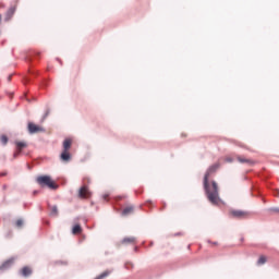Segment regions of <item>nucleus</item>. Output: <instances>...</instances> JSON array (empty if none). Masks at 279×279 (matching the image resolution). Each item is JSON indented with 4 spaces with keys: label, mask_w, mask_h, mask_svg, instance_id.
Masks as SVG:
<instances>
[{
    "label": "nucleus",
    "mask_w": 279,
    "mask_h": 279,
    "mask_svg": "<svg viewBox=\"0 0 279 279\" xmlns=\"http://www.w3.org/2000/svg\"><path fill=\"white\" fill-rule=\"evenodd\" d=\"M203 186L207 195L208 202H210V204H213L214 206H217V204L221 202V198H219V185L217 184V182L213 181L210 183L208 180L204 179Z\"/></svg>",
    "instance_id": "nucleus-1"
},
{
    "label": "nucleus",
    "mask_w": 279,
    "mask_h": 279,
    "mask_svg": "<svg viewBox=\"0 0 279 279\" xmlns=\"http://www.w3.org/2000/svg\"><path fill=\"white\" fill-rule=\"evenodd\" d=\"M36 182L37 184H39V186H43V187L47 186L52 191H56V189H58V184H56L53 180H51V177L49 175H39L36 178Z\"/></svg>",
    "instance_id": "nucleus-2"
},
{
    "label": "nucleus",
    "mask_w": 279,
    "mask_h": 279,
    "mask_svg": "<svg viewBox=\"0 0 279 279\" xmlns=\"http://www.w3.org/2000/svg\"><path fill=\"white\" fill-rule=\"evenodd\" d=\"M27 130L29 134H38V132H45V129L40 125L28 122Z\"/></svg>",
    "instance_id": "nucleus-3"
},
{
    "label": "nucleus",
    "mask_w": 279,
    "mask_h": 279,
    "mask_svg": "<svg viewBox=\"0 0 279 279\" xmlns=\"http://www.w3.org/2000/svg\"><path fill=\"white\" fill-rule=\"evenodd\" d=\"M231 217H233V219H246L247 217V211H243V210H231L230 211Z\"/></svg>",
    "instance_id": "nucleus-4"
},
{
    "label": "nucleus",
    "mask_w": 279,
    "mask_h": 279,
    "mask_svg": "<svg viewBox=\"0 0 279 279\" xmlns=\"http://www.w3.org/2000/svg\"><path fill=\"white\" fill-rule=\"evenodd\" d=\"M217 169H219V163H214L213 166H210L204 175V180H209L213 173L217 172Z\"/></svg>",
    "instance_id": "nucleus-5"
},
{
    "label": "nucleus",
    "mask_w": 279,
    "mask_h": 279,
    "mask_svg": "<svg viewBox=\"0 0 279 279\" xmlns=\"http://www.w3.org/2000/svg\"><path fill=\"white\" fill-rule=\"evenodd\" d=\"M78 197L82 199H88V197H90V191L88 190V186L84 185L80 189Z\"/></svg>",
    "instance_id": "nucleus-6"
},
{
    "label": "nucleus",
    "mask_w": 279,
    "mask_h": 279,
    "mask_svg": "<svg viewBox=\"0 0 279 279\" xmlns=\"http://www.w3.org/2000/svg\"><path fill=\"white\" fill-rule=\"evenodd\" d=\"M15 145H16V151L14 153V158H16V156H19V154H21L23 151V149H25V147H27V143L15 142Z\"/></svg>",
    "instance_id": "nucleus-7"
},
{
    "label": "nucleus",
    "mask_w": 279,
    "mask_h": 279,
    "mask_svg": "<svg viewBox=\"0 0 279 279\" xmlns=\"http://www.w3.org/2000/svg\"><path fill=\"white\" fill-rule=\"evenodd\" d=\"M14 12H16V8L10 7L4 15V21L8 23V21H11L14 16Z\"/></svg>",
    "instance_id": "nucleus-8"
},
{
    "label": "nucleus",
    "mask_w": 279,
    "mask_h": 279,
    "mask_svg": "<svg viewBox=\"0 0 279 279\" xmlns=\"http://www.w3.org/2000/svg\"><path fill=\"white\" fill-rule=\"evenodd\" d=\"M60 160H62V162H69L71 160V153L69 150H62Z\"/></svg>",
    "instance_id": "nucleus-9"
},
{
    "label": "nucleus",
    "mask_w": 279,
    "mask_h": 279,
    "mask_svg": "<svg viewBox=\"0 0 279 279\" xmlns=\"http://www.w3.org/2000/svg\"><path fill=\"white\" fill-rule=\"evenodd\" d=\"M120 243L121 245H134V243H136V238L134 236L124 238Z\"/></svg>",
    "instance_id": "nucleus-10"
},
{
    "label": "nucleus",
    "mask_w": 279,
    "mask_h": 279,
    "mask_svg": "<svg viewBox=\"0 0 279 279\" xmlns=\"http://www.w3.org/2000/svg\"><path fill=\"white\" fill-rule=\"evenodd\" d=\"M236 160H238V162H241L242 165H254V161L252 159H247L245 157L238 156Z\"/></svg>",
    "instance_id": "nucleus-11"
},
{
    "label": "nucleus",
    "mask_w": 279,
    "mask_h": 279,
    "mask_svg": "<svg viewBox=\"0 0 279 279\" xmlns=\"http://www.w3.org/2000/svg\"><path fill=\"white\" fill-rule=\"evenodd\" d=\"M71 145H73V141L71 138H65L63 142V151H69Z\"/></svg>",
    "instance_id": "nucleus-12"
},
{
    "label": "nucleus",
    "mask_w": 279,
    "mask_h": 279,
    "mask_svg": "<svg viewBox=\"0 0 279 279\" xmlns=\"http://www.w3.org/2000/svg\"><path fill=\"white\" fill-rule=\"evenodd\" d=\"M21 275L24 276V278H27L28 276H32V268L29 266H25L21 269Z\"/></svg>",
    "instance_id": "nucleus-13"
},
{
    "label": "nucleus",
    "mask_w": 279,
    "mask_h": 279,
    "mask_svg": "<svg viewBox=\"0 0 279 279\" xmlns=\"http://www.w3.org/2000/svg\"><path fill=\"white\" fill-rule=\"evenodd\" d=\"M134 213L133 206H128L122 210L123 217H128V215H132Z\"/></svg>",
    "instance_id": "nucleus-14"
},
{
    "label": "nucleus",
    "mask_w": 279,
    "mask_h": 279,
    "mask_svg": "<svg viewBox=\"0 0 279 279\" xmlns=\"http://www.w3.org/2000/svg\"><path fill=\"white\" fill-rule=\"evenodd\" d=\"M72 234H82V226L75 225V226L72 228Z\"/></svg>",
    "instance_id": "nucleus-15"
},
{
    "label": "nucleus",
    "mask_w": 279,
    "mask_h": 279,
    "mask_svg": "<svg viewBox=\"0 0 279 279\" xmlns=\"http://www.w3.org/2000/svg\"><path fill=\"white\" fill-rule=\"evenodd\" d=\"M13 264L14 259H9L2 264L1 269H8V267H12Z\"/></svg>",
    "instance_id": "nucleus-16"
},
{
    "label": "nucleus",
    "mask_w": 279,
    "mask_h": 279,
    "mask_svg": "<svg viewBox=\"0 0 279 279\" xmlns=\"http://www.w3.org/2000/svg\"><path fill=\"white\" fill-rule=\"evenodd\" d=\"M267 263V257L265 255L259 256L257 265H265Z\"/></svg>",
    "instance_id": "nucleus-17"
},
{
    "label": "nucleus",
    "mask_w": 279,
    "mask_h": 279,
    "mask_svg": "<svg viewBox=\"0 0 279 279\" xmlns=\"http://www.w3.org/2000/svg\"><path fill=\"white\" fill-rule=\"evenodd\" d=\"M0 141H1L2 145H8V136L1 135Z\"/></svg>",
    "instance_id": "nucleus-18"
},
{
    "label": "nucleus",
    "mask_w": 279,
    "mask_h": 279,
    "mask_svg": "<svg viewBox=\"0 0 279 279\" xmlns=\"http://www.w3.org/2000/svg\"><path fill=\"white\" fill-rule=\"evenodd\" d=\"M16 228H23V219H19L15 222Z\"/></svg>",
    "instance_id": "nucleus-19"
},
{
    "label": "nucleus",
    "mask_w": 279,
    "mask_h": 279,
    "mask_svg": "<svg viewBox=\"0 0 279 279\" xmlns=\"http://www.w3.org/2000/svg\"><path fill=\"white\" fill-rule=\"evenodd\" d=\"M108 275H109V272L106 271V272H102L101 275H99L98 277H96L95 279H104V278H107Z\"/></svg>",
    "instance_id": "nucleus-20"
},
{
    "label": "nucleus",
    "mask_w": 279,
    "mask_h": 279,
    "mask_svg": "<svg viewBox=\"0 0 279 279\" xmlns=\"http://www.w3.org/2000/svg\"><path fill=\"white\" fill-rule=\"evenodd\" d=\"M208 243H209V245H211V246H217V245H219V242H211V241H208Z\"/></svg>",
    "instance_id": "nucleus-21"
},
{
    "label": "nucleus",
    "mask_w": 279,
    "mask_h": 279,
    "mask_svg": "<svg viewBox=\"0 0 279 279\" xmlns=\"http://www.w3.org/2000/svg\"><path fill=\"white\" fill-rule=\"evenodd\" d=\"M125 267H126V269H130V267H134V264L128 263V264L125 265Z\"/></svg>",
    "instance_id": "nucleus-22"
},
{
    "label": "nucleus",
    "mask_w": 279,
    "mask_h": 279,
    "mask_svg": "<svg viewBox=\"0 0 279 279\" xmlns=\"http://www.w3.org/2000/svg\"><path fill=\"white\" fill-rule=\"evenodd\" d=\"M274 213H279V209H271Z\"/></svg>",
    "instance_id": "nucleus-23"
},
{
    "label": "nucleus",
    "mask_w": 279,
    "mask_h": 279,
    "mask_svg": "<svg viewBox=\"0 0 279 279\" xmlns=\"http://www.w3.org/2000/svg\"><path fill=\"white\" fill-rule=\"evenodd\" d=\"M104 199H108V195H105V196H104Z\"/></svg>",
    "instance_id": "nucleus-24"
},
{
    "label": "nucleus",
    "mask_w": 279,
    "mask_h": 279,
    "mask_svg": "<svg viewBox=\"0 0 279 279\" xmlns=\"http://www.w3.org/2000/svg\"><path fill=\"white\" fill-rule=\"evenodd\" d=\"M54 213H58V209L57 208H53Z\"/></svg>",
    "instance_id": "nucleus-25"
},
{
    "label": "nucleus",
    "mask_w": 279,
    "mask_h": 279,
    "mask_svg": "<svg viewBox=\"0 0 279 279\" xmlns=\"http://www.w3.org/2000/svg\"><path fill=\"white\" fill-rule=\"evenodd\" d=\"M8 80H9V82H10V80H12V76H9V78H8Z\"/></svg>",
    "instance_id": "nucleus-26"
},
{
    "label": "nucleus",
    "mask_w": 279,
    "mask_h": 279,
    "mask_svg": "<svg viewBox=\"0 0 279 279\" xmlns=\"http://www.w3.org/2000/svg\"><path fill=\"white\" fill-rule=\"evenodd\" d=\"M1 175H7V173H2Z\"/></svg>",
    "instance_id": "nucleus-27"
},
{
    "label": "nucleus",
    "mask_w": 279,
    "mask_h": 279,
    "mask_svg": "<svg viewBox=\"0 0 279 279\" xmlns=\"http://www.w3.org/2000/svg\"><path fill=\"white\" fill-rule=\"evenodd\" d=\"M0 21H1V15H0Z\"/></svg>",
    "instance_id": "nucleus-28"
}]
</instances>
